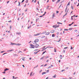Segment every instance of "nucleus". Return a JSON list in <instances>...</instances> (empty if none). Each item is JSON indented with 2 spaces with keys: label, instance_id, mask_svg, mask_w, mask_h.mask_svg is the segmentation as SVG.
Instances as JSON below:
<instances>
[{
  "label": "nucleus",
  "instance_id": "15",
  "mask_svg": "<svg viewBox=\"0 0 79 79\" xmlns=\"http://www.w3.org/2000/svg\"><path fill=\"white\" fill-rule=\"evenodd\" d=\"M32 73H33V72H31V73L30 74V76H33V75H32Z\"/></svg>",
  "mask_w": 79,
  "mask_h": 79
},
{
  "label": "nucleus",
  "instance_id": "53",
  "mask_svg": "<svg viewBox=\"0 0 79 79\" xmlns=\"http://www.w3.org/2000/svg\"><path fill=\"white\" fill-rule=\"evenodd\" d=\"M75 32H77V30H75Z\"/></svg>",
  "mask_w": 79,
  "mask_h": 79
},
{
  "label": "nucleus",
  "instance_id": "63",
  "mask_svg": "<svg viewBox=\"0 0 79 79\" xmlns=\"http://www.w3.org/2000/svg\"><path fill=\"white\" fill-rule=\"evenodd\" d=\"M32 59V58H29V60H31Z\"/></svg>",
  "mask_w": 79,
  "mask_h": 79
},
{
  "label": "nucleus",
  "instance_id": "41",
  "mask_svg": "<svg viewBox=\"0 0 79 79\" xmlns=\"http://www.w3.org/2000/svg\"><path fill=\"white\" fill-rule=\"evenodd\" d=\"M47 73H48V72H49V70H48L47 71Z\"/></svg>",
  "mask_w": 79,
  "mask_h": 79
},
{
  "label": "nucleus",
  "instance_id": "33",
  "mask_svg": "<svg viewBox=\"0 0 79 79\" xmlns=\"http://www.w3.org/2000/svg\"><path fill=\"white\" fill-rule=\"evenodd\" d=\"M19 5H18V6H20V3L19 2Z\"/></svg>",
  "mask_w": 79,
  "mask_h": 79
},
{
  "label": "nucleus",
  "instance_id": "47",
  "mask_svg": "<svg viewBox=\"0 0 79 79\" xmlns=\"http://www.w3.org/2000/svg\"><path fill=\"white\" fill-rule=\"evenodd\" d=\"M34 54H37V53H36V52H34Z\"/></svg>",
  "mask_w": 79,
  "mask_h": 79
},
{
  "label": "nucleus",
  "instance_id": "20",
  "mask_svg": "<svg viewBox=\"0 0 79 79\" xmlns=\"http://www.w3.org/2000/svg\"><path fill=\"white\" fill-rule=\"evenodd\" d=\"M47 48H53V47H50V46H48Z\"/></svg>",
  "mask_w": 79,
  "mask_h": 79
},
{
  "label": "nucleus",
  "instance_id": "42",
  "mask_svg": "<svg viewBox=\"0 0 79 79\" xmlns=\"http://www.w3.org/2000/svg\"><path fill=\"white\" fill-rule=\"evenodd\" d=\"M47 64H46L45 65H44V67L45 66H47Z\"/></svg>",
  "mask_w": 79,
  "mask_h": 79
},
{
  "label": "nucleus",
  "instance_id": "30",
  "mask_svg": "<svg viewBox=\"0 0 79 79\" xmlns=\"http://www.w3.org/2000/svg\"><path fill=\"white\" fill-rule=\"evenodd\" d=\"M64 48V49H67V48H68V47H66L65 48Z\"/></svg>",
  "mask_w": 79,
  "mask_h": 79
},
{
  "label": "nucleus",
  "instance_id": "18",
  "mask_svg": "<svg viewBox=\"0 0 79 79\" xmlns=\"http://www.w3.org/2000/svg\"><path fill=\"white\" fill-rule=\"evenodd\" d=\"M35 48V47L34 46H32L31 47H30V48Z\"/></svg>",
  "mask_w": 79,
  "mask_h": 79
},
{
  "label": "nucleus",
  "instance_id": "62",
  "mask_svg": "<svg viewBox=\"0 0 79 79\" xmlns=\"http://www.w3.org/2000/svg\"><path fill=\"white\" fill-rule=\"evenodd\" d=\"M9 3V1H8L7 2V3Z\"/></svg>",
  "mask_w": 79,
  "mask_h": 79
},
{
  "label": "nucleus",
  "instance_id": "22",
  "mask_svg": "<svg viewBox=\"0 0 79 79\" xmlns=\"http://www.w3.org/2000/svg\"><path fill=\"white\" fill-rule=\"evenodd\" d=\"M8 70H9V69H5L4 71H7Z\"/></svg>",
  "mask_w": 79,
  "mask_h": 79
},
{
  "label": "nucleus",
  "instance_id": "13",
  "mask_svg": "<svg viewBox=\"0 0 79 79\" xmlns=\"http://www.w3.org/2000/svg\"><path fill=\"white\" fill-rule=\"evenodd\" d=\"M54 17H55V13H53L52 16V18H54Z\"/></svg>",
  "mask_w": 79,
  "mask_h": 79
},
{
  "label": "nucleus",
  "instance_id": "57",
  "mask_svg": "<svg viewBox=\"0 0 79 79\" xmlns=\"http://www.w3.org/2000/svg\"><path fill=\"white\" fill-rule=\"evenodd\" d=\"M71 25H72V24H69V26H71Z\"/></svg>",
  "mask_w": 79,
  "mask_h": 79
},
{
  "label": "nucleus",
  "instance_id": "26",
  "mask_svg": "<svg viewBox=\"0 0 79 79\" xmlns=\"http://www.w3.org/2000/svg\"><path fill=\"white\" fill-rule=\"evenodd\" d=\"M46 52H47V51H45L43 53V55H44V53H45Z\"/></svg>",
  "mask_w": 79,
  "mask_h": 79
},
{
  "label": "nucleus",
  "instance_id": "23",
  "mask_svg": "<svg viewBox=\"0 0 79 79\" xmlns=\"http://www.w3.org/2000/svg\"><path fill=\"white\" fill-rule=\"evenodd\" d=\"M60 0H58L56 2V3H58V2H60Z\"/></svg>",
  "mask_w": 79,
  "mask_h": 79
},
{
  "label": "nucleus",
  "instance_id": "24",
  "mask_svg": "<svg viewBox=\"0 0 79 79\" xmlns=\"http://www.w3.org/2000/svg\"><path fill=\"white\" fill-rule=\"evenodd\" d=\"M10 44H11V45H15L16 44L13 43H11Z\"/></svg>",
  "mask_w": 79,
  "mask_h": 79
},
{
  "label": "nucleus",
  "instance_id": "40",
  "mask_svg": "<svg viewBox=\"0 0 79 79\" xmlns=\"http://www.w3.org/2000/svg\"><path fill=\"white\" fill-rule=\"evenodd\" d=\"M24 2V0H23L22 1V3H23V2Z\"/></svg>",
  "mask_w": 79,
  "mask_h": 79
},
{
  "label": "nucleus",
  "instance_id": "52",
  "mask_svg": "<svg viewBox=\"0 0 79 79\" xmlns=\"http://www.w3.org/2000/svg\"><path fill=\"white\" fill-rule=\"evenodd\" d=\"M61 4L60 5V6L59 7V8L61 7Z\"/></svg>",
  "mask_w": 79,
  "mask_h": 79
},
{
  "label": "nucleus",
  "instance_id": "27",
  "mask_svg": "<svg viewBox=\"0 0 79 79\" xmlns=\"http://www.w3.org/2000/svg\"><path fill=\"white\" fill-rule=\"evenodd\" d=\"M46 32H47V31H44L43 32V34H45V33H46Z\"/></svg>",
  "mask_w": 79,
  "mask_h": 79
},
{
  "label": "nucleus",
  "instance_id": "54",
  "mask_svg": "<svg viewBox=\"0 0 79 79\" xmlns=\"http://www.w3.org/2000/svg\"><path fill=\"white\" fill-rule=\"evenodd\" d=\"M39 51H40V50L39 51H38V52H36V53H38V52H39Z\"/></svg>",
  "mask_w": 79,
  "mask_h": 79
},
{
  "label": "nucleus",
  "instance_id": "51",
  "mask_svg": "<svg viewBox=\"0 0 79 79\" xmlns=\"http://www.w3.org/2000/svg\"><path fill=\"white\" fill-rule=\"evenodd\" d=\"M42 70H41L40 71V73H41V72H42Z\"/></svg>",
  "mask_w": 79,
  "mask_h": 79
},
{
  "label": "nucleus",
  "instance_id": "50",
  "mask_svg": "<svg viewBox=\"0 0 79 79\" xmlns=\"http://www.w3.org/2000/svg\"><path fill=\"white\" fill-rule=\"evenodd\" d=\"M71 50L73 49V47H71Z\"/></svg>",
  "mask_w": 79,
  "mask_h": 79
},
{
  "label": "nucleus",
  "instance_id": "29",
  "mask_svg": "<svg viewBox=\"0 0 79 79\" xmlns=\"http://www.w3.org/2000/svg\"><path fill=\"white\" fill-rule=\"evenodd\" d=\"M61 72H63V71H65V69H63V70H61Z\"/></svg>",
  "mask_w": 79,
  "mask_h": 79
},
{
  "label": "nucleus",
  "instance_id": "44",
  "mask_svg": "<svg viewBox=\"0 0 79 79\" xmlns=\"http://www.w3.org/2000/svg\"><path fill=\"white\" fill-rule=\"evenodd\" d=\"M67 13H66L65 14V15H64V16H66L67 15Z\"/></svg>",
  "mask_w": 79,
  "mask_h": 79
},
{
  "label": "nucleus",
  "instance_id": "28",
  "mask_svg": "<svg viewBox=\"0 0 79 79\" xmlns=\"http://www.w3.org/2000/svg\"><path fill=\"white\" fill-rule=\"evenodd\" d=\"M71 8L72 10H73L74 9V8H73V6H71Z\"/></svg>",
  "mask_w": 79,
  "mask_h": 79
},
{
  "label": "nucleus",
  "instance_id": "43",
  "mask_svg": "<svg viewBox=\"0 0 79 79\" xmlns=\"http://www.w3.org/2000/svg\"><path fill=\"white\" fill-rule=\"evenodd\" d=\"M8 22L9 23H11V20H10V21H8Z\"/></svg>",
  "mask_w": 79,
  "mask_h": 79
},
{
  "label": "nucleus",
  "instance_id": "16",
  "mask_svg": "<svg viewBox=\"0 0 79 79\" xmlns=\"http://www.w3.org/2000/svg\"><path fill=\"white\" fill-rule=\"evenodd\" d=\"M70 4V2H69L67 5V6H69V5Z\"/></svg>",
  "mask_w": 79,
  "mask_h": 79
},
{
  "label": "nucleus",
  "instance_id": "14",
  "mask_svg": "<svg viewBox=\"0 0 79 79\" xmlns=\"http://www.w3.org/2000/svg\"><path fill=\"white\" fill-rule=\"evenodd\" d=\"M30 46H31V47H34V45L31 44H30Z\"/></svg>",
  "mask_w": 79,
  "mask_h": 79
},
{
  "label": "nucleus",
  "instance_id": "38",
  "mask_svg": "<svg viewBox=\"0 0 79 79\" xmlns=\"http://www.w3.org/2000/svg\"><path fill=\"white\" fill-rule=\"evenodd\" d=\"M56 34L57 35H58V34H59V32H57Z\"/></svg>",
  "mask_w": 79,
  "mask_h": 79
},
{
  "label": "nucleus",
  "instance_id": "36",
  "mask_svg": "<svg viewBox=\"0 0 79 79\" xmlns=\"http://www.w3.org/2000/svg\"><path fill=\"white\" fill-rule=\"evenodd\" d=\"M56 13H59V11H56Z\"/></svg>",
  "mask_w": 79,
  "mask_h": 79
},
{
  "label": "nucleus",
  "instance_id": "61",
  "mask_svg": "<svg viewBox=\"0 0 79 79\" xmlns=\"http://www.w3.org/2000/svg\"><path fill=\"white\" fill-rule=\"evenodd\" d=\"M16 2H17V1H15V2L14 3H16Z\"/></svg>",
  "mask_w": 79,
  "mask_h": 79
},
{
  "label": "nucleus",
  "instance_id": "56",
  "mask_svg": "<svg viewBox=\"0 0 79 79\" xmlns=\"http://www.w3.org/2000/svg\"><path fill=\"white\" fill-rule=\"evenodd\" d=\"M73 16H72V17H71V19H73Z\"/></svg>",
  "mask_w": 79,
  "mask_h": 79
},
{
  "label": "nucleus",
  "instance_id": "9",
  "mask_svg": "<svg viewBox=\"0 0 79 79\" xmlns=\"http://www.w3.org/2000/svg\"><path fill=\"white\" fill-rule=\"evenodd\" d=\"M60 59H62V58H63V56L61 55H60Z\"/></svg>",
  "mask_w": 79,
  "mask_h": 79
},
{
  "label": "nucleus",
  "instance_id": "59",
  "mask_svg": "<svg viewBox=\"0 0 79 79\" xmlns=\"http://www.w3.org/2000/svg\"><path fill=\"white\" fill-rule=\"evenodd\" d=\"M46 62H48V60L46 61Z\"/></svg>",
  "mask_w": 79,
  "mask_h": 79
},
{
  "label": "nucleus",
  "instance_id": "58",
  "mask_svg": "<svg viewBox=\"0 0 79 79\" xmlns=\"http://www.w3.org/2000/svg\"><path fill=\"white\" fill-rule=\"evenodd\" d=\"M36 10H39V9H38V8H37Z\"/></svg>",
  "mask_w": 79,
  "mask_h": 79
},
{
  "label": "nucleus",
  "instance_id": "10",
  "mask_svg": "<svg viewBox=\"0 0 79 79\" xmlns=\"http://www.w3.org/2000/svg\"><path fill=\"white\" fill-rule=\"evenodd\" d=\"M67 9H68V7L67 6V7L65 8V12H68V11H66L67 10Z\"/></svg>",
  "mask_w": 79,
  "mask_h": 79
},
{
  "label": "nucleus",
  "instance_id": "49",
  "mask_svg": "<svg viewBox=\"0 0 79 79\" xmlns=\"http://www.w3.org/2000/svg\"><path fill=\"white\" fill-rule=\"evenodd\" d=\"M2 73H3L4 74H5V72H3Z\"/></svg>",
  "mask_w": 79,
  "mask_h": 79
},
{
  "label": "nucleus",
  "instance_id": "8",
  "mask_svg": "<svg viewBox=\"0 0 79 79\" xmlns=\"http://www.w3.org/2000/svg\"><path fill=\"white\" fill-rule=\"evenodd\" d=\"M15 45H17V46H19V45H21V44H16Z\"/></svg>",
  "mask_w": 79,
  "mask_h": 79
},
{
  "label": "nucleus",
  "instance_id": "11",
  "mask_svg": "<svg viewBox=\"0 0 79 79\" xmlns=\"http://www.w3.org/2000/svg\"><path fill=\"white\" fill-rule=\"evenodd\" d=\"M51 33H54V32H55V30H52L51 31Z\"/></svg>",
  "mask_w": 79,
  "mask_h": 79
},
{
  "label": "nucleus",
  "instance_id": "3",
  "mask_svg": "<svg viewBox=\"0 0 79 79\" xmlns=\"http://www.w3.org/2000/svg\"><path fill=\"white\" fill-rule=\"evenodd\" d=\"M40 34V33H37L36 34L34 35V36H37L38 35H39Z\"/></svg>",
  "mask_w": 79,
  "mask_h": 79
},
{
  "label": "nucleus",
  "instance_id": "12",
  "mask_svg": "<svg viewBox=\"0 0 79 79\" xmlns=\"http://www.w3.org/2000/svg\"><path fill=\"white\" fill-rule=\"evenodd\" d=\"M56 75L55 74L54 76H52V77H53V78H55V77H56Z\"/></svg>",
  "mask_w": 79,
  "mask_h": 79
},
{
  "label": "nucleus",
  "instance_id": "32",
  "mask_svg": "<svg viewBox=\"0 0 79 79\" xmlns=\"http://www.w3.org/2000/svg\"><path fill=\"white\" fill-rule=\"evenodd\" d=\"M29 28H31V25L28 27V29H29Z\"/></svg>",
  "mask_w": 79,
  "mask_h": 79
},
{
  "label": "nucleus",
  "instance_id": "64",
  "mask_svg": "<svg viewBox=\"0 0 79 79\" xmlns=\"http://www.w3.org/2000/svg\"><path fill=\"white\" fill-rule=\"evenodd\" d=\"M31 41H30V42H29V44H30V43H31Z\"/></svg>",
  "mask_w": 79,
  "mask_h": 79
},
{
  "label": "nucleus",
  "instance_id": "17",
  "mask_svg": "<svg viewBox=\"0 0 79 79\" xmlns=\"http://www.w3.org/2000/svg\"><path fill=\"white\" fill-rule=\"evenodd\" d=\"M61 38H60V39H59V41H57V42H60V41H61Z\"/></svg>",
  "mask_w": 79,
  "mask_h": 79
},
{
  "label": "nucleus",
  "instance_id": "31",
  "mask_svg": "<svg viewBox=\"0 0 79 79\" xmlns=\"http://www.w3.org/2000/svg\"><path fill=\"white\" fill-rule=\"evenodd\" d=\"M52 37H55V35L54 34H52Z\"/></svg>",
  "mask_w": 79,
  "mask_h": 79
},
{
  "label": "nucleus",
  "instance_id": "1",
  "mask_svg": "<svg viewBox=\"0 0 79 79\" xmlns=\"http://www.w3.org/2000/svg\"><path fill=\"white\" fill-rule=\"evenodd\" d=\"M39 40L38 39H36L35 40H34V42H33V44L34 45H35V44H37V43L39 42Z\"/></svg>",
  "mask_w": 79,
  "mask_h": 79
},
{
  "label": "nucleus",
  "instance_id": "35",
  "mask_svg": "<svg viewBox=\"0 0 79 79\" xmlns=\"http://www.w3.org/2000/svg\"><path fill=\"white\" fill-rule=\"evenodd\" d=\"M27 11V9L25 10V12H26Z\"/></svg>",
  "mask_w": 79,
  "mask_h": 79
},
{
  "label": "nucleus",
  "instance_id": "45",
  "mask_svg": "<svg viewBox=\"0 0 79 79\" xmlns=\"http://www.w3.org/2000/svg\"><path fill=\"white\" fill-rule=\"evenodd\" d=\"M43 16H44V15H43L40 16V18H41V17H43Z\"/></svg>",
  "mask_w": 79,
  "mask_h": 79
},
{
  "label": "nucleus",
  "instance_id": "37",
  "mask_svg": "<svg viewBox=\"0 0 79 79\" xmlns=\"http://www.w3.org/2000/svg\"><path fill=\"white\" fill-rule=\"evenodd\" d=\"M46 13V12H45L44 13V14L43 15V16H44V15H45Z\"/></svg>",
  "mask_w": 79,
  "mask_h": 79
},
{
  "label": "nucleus",
  "instance_id": "39",
  "mask_svg": "<svg viewBox=\"0 0 79 79\" xmlns=\"http://www.w3.org/2000/svg\"><path fill=\"white\" fill-rule=\"evenodd\" d=\"M51 66H49V67L48 68V69H49V68H51Z\"/></svg>",
  "mask_w": 79,
  "mask_h": 79
},
{
  "label": "nucleus",
  "instance_id": "4",
  "mask_svg": "<svg viewBox=\"0 0 79 79\" xmlns=\"http://www.w3.org/2000/svg\"><path fill=\"white\" fill-rule=\"evenodd\" d=\"M39 45L37 44H36L35 46V48H37V47H39Z\"/></svg>",
  "mask_w": 79,
  "mask_h": 79
},
{
  "label": "nucleus",
  "instance_id": "6",
  "mask_svg": "<svg viewBox=\"0 0 79 79\" xmlns=\"http://www.w3.org/2000/svg\"><path fill=\"white\" fill-rule=\"evenodd\" d=\"M13 50H9L8 51H7V52H12V51H13Z\"/></svg>",
  "mask_w": 79,
  "mask_h": 79
},
{
  "label": "nucleus",
  "instance_id": "21",
  "mask_svg": "<svg viewBox=\"0 0 79 79\" xmlns=\"http://www.w3.org/2000/svg\"><path fill=\"white\" fill-rule=\"evenodd\" d=\"M45 57L44 56L43 57H41L40 59V60H43V59H44V58Z\"/></svg>",
  "mask_w": 79,
  "mask_h": 79
},
{
  "label": "nucleus",
  "instance_id": "60",
  "mask_svg": "<svg viewBox=\"0 0 79 79\" xmlns=\"http://www.w3.org/2000/svg\"><path fill=\"white\" fill-rule=\"evenodd\" d=\"M66 69H68V67L66 68Z\"/></svg>",
  "mask_w": 79,
  "mask_h": 79
},
{
  "label": "nucleus",
  "instance_id": "19",
  "mask_svg": "<svg viewBox=\"0 0 79 79\" xmlns=\"http://www.w3.org/2000/svg\"><path fill=\"white\" fill-rule=\"evenodd\" d=\"M46 72H43L42 73V75H44V74H46Z\"/></svg>",
  "mask_w": 79,
  "mask_h": 79
},
{
  "label": "nucleus",
  "instance_id": "55",
  "mask_svg": "<svg viewBox=\"0 0 79 79\" xmlns=\"http://www.w3.org/2000/svg\"><path fill=\"white\" fill-rule=\"evenodd\" d=\"M37 67H38V65H37V66L35 67V68H37Z\"/></svg>",
  "mask_w": 79,
  "mask_h": 79
},
{
  "label": "nucleus",
  "instance_id": "25",
  "mask_svg": "<svg viewBox=\"0 0 79 79\" xmlns=\"http://www.w3.org/2000/svg\"><path fill=\"white\" fill-rule=\"evenodd\" d=\"M54 52H56V49L55 48H54Z\"/></svg>",
  "mask_w": 79,
  "mask_h": 79
},
{
  "label": "nucleus",
  "instance_id": "5",
  "mask_svg": "<svg viewBox=\"0 0 79 79\" xmlns=\"http://www.w3.org/2000/svg\"><path fill=\"white\" fill-rule=\"evenodd\" d=\"M16 34H18V35H20L21 32H17L16 33Z\"/></svg>",
  "mask_w": 79,
  "mask_h": 79
},
{
  "label": "nucleus",
  "instance_id": "34",
  "mask_svg": "<svg viewBox=\"0 0 79 79\" xmlns=\"http://www.w3.org/2000/svg\"><path fill=\"white\" fill-rule=\"evenodd\" d=\"M37 50H38V49H35L34 50V51L36 52V51H37Z\"/></svg>",
  "mask_w": 79,
  "mask_h": 79
},
{
  "label": "nucleus",
  "instance_id": "7",
  "mask_svg": "<svg viewBox=\"0 0 79 79\" xmlns=\"http://www.w3.org/2000/svg\"><path fill=\"white\" fill-rule=\"evenodd\" d=\"M50 34V32H48L46 34V35H49Z\"/></svg>",
  "mask_w": 79,
  "mask_h": 79
},
{
  "label": "nucleus",
  "instance_id": "46",
  "mask_svg": "<svg viewBox=\"0 0 79 79\" xmlns=\"http://www.w3.org/2000/svg\"><path fill=\"white\" fill-rule=\"evenodd\" d=\"M10 29H11V26H10Z\"/></svg>",
  "mask_w": 79,
  "mask_h": 79
},
{
  "label": "nucleus",
  "instance_id": "2",
  "mask_svg": "<svg viewBox=\"0 0 79 79\" xmlns=\"http://www.w3.org/2000/svg\"><path fill=\"white\" fill-rule=\"evenodd\" d=\"M53 27H54V28H56L59 27V26H56V25H53L52 26Z\"/></svg>",
  "mask_w": 79,
  "mask_h": 79
},
{
  "label": "nucleus",
  "instance_id": "48",
  "mask_svg": "<svg viewBox=\"0 0 79 79\" xmlns=\"http://www.w3.org/2000/svg\"><path fill=\"white\" fill-rule=\"evenodd\" d=\"M36 1H37V0H35V1H34V3H36Z\"/></svg>",
  "mask_w": 79,
  "mask_h": 79
}]
</instances>
